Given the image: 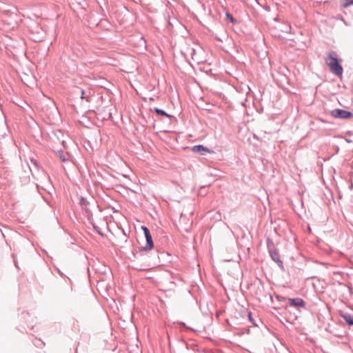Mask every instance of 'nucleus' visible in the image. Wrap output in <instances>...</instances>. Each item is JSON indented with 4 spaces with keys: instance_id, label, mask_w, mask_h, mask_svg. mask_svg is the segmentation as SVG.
<instances>
[{
    "instance_id": "obj_1",
    "label": "nucleus",
    "mask_w": 353,
    "mask_h": 353,
    "mask_svg": "<svg viewBox=\"0 0 353 353\" xmlns=\"http://www.w3.org/2000/svg\"><path fill=\"white\" fill-rule=\"evenodd\" d=\"M330 71L338 77H341L343 74V68L340 61L337 59V54L335 52H329L325 60Z\"/></svg>"
},
{
    "instance_id": "obj_2",
    "label": "nucleus",
    "mask_w": 353,
    "mask_h": 353,
    "mask_svg": "<svg viewBox=\"0 0 353 353\" xmlns=\"http://www.w3.org/2000/svg\"><path fill=\"white\" fill-rule=\"evenodd\" d=\"M330 114L334 118L350 119L353 117V114L349 111L341 109H334L331 111Z\"/></svg>"
},
{
    "instance_id": "obj_3",
    "label": "nucleus",
    "mask_w": 353,
    "mask_h": 353,
    "mask_svg": "<svg viewBox=\"0 0 353 353\" xmlns=\"http://www.w3.org/2000/svg\"><path fill=\"white\" fill-rule=\"evenodd\" d=\"M141 229L144 232V235L146 239V245L145 246V249L151 250L154 247L153 241L152 239V236L150 234V230L148 228L144 225L141 226Z\"/></svg>"
},
{
    "instance_id": "obj_4",
    "label": "nucleus",
    "mask_w": 353,
    "mask_h": 353,
    "mask_svg": "<svg viewBox=\"0 0 353 353\" xmlns=\"http://www.w3.org/2000/svg\"><path fill=\"white\" fill-rule=\"evenodd\" d=\"M192 151L196 153L204 154L205 153H213L212 151L202 145H194L192 148Z\"/></svg>"
},
{
    "instance_id": "obj_5",
    "label": "nucleus",
    "mask_w": 353,
    "mask_h": 353,
    "mask_svg": "<svg viewBox=\"0 0 353 353\" xmlns=\"http://www.w3.org/2000/svg\"><path fill=\"white\" fill-rule=\"evenodd\" d=\"M269 252L272 260L274 261L279 267L283 268V263L279 253L276 250H272L270 248H269Z\"/></svg>"
},
{
    "instance_id": "obj_6",
    "label": "nucleus",
    "mask_w": 353,
    "mask_h": 353,
    "mask_svg": "<svg viewBox=\"0 0 353 353\" xmlns=\"http://www.w3.org/2000/svg\"><path fill=\"white\" fill-rule=\"evenodd\" d=\"M289 303L291 305H294V306H303V304H304L303 301L300 298L290 299Z\"/></svg>"
},
{
    "instance_id": "obj_7",
    "label": "nucleus",
    "mask_w": 353,
    "mask_h": 353,
    "mask_svg": "<svg viewBox=\"0 0 353 353\" xmlns=\"http://www.w3.org/2000/svg\"><path fill=\"white\" fill-rule=\"evenodd\" d=\"M343 319L349 325H353V316L350 315H344Z\"/></svg>"
},
{
    "instance_id": "obj_8",
    "label": "nucleus",
    "mask_w": 353,
    "mask_h": 353,
    "mask_svg": "<svg viewBox=\"0 0 353 353\" xmlns=\"http://www.w3.org/2000/svg\"><path fill=\"white\" fill-rule=\"evenodd\" d=\"M154 112L157 114H158L163 115V116H165L167 117H171L170 115L167 114L165 111H163V110H162L161 109L157 108H154Z\"/></svg>"
},
{
    "instance_id": "obj_9",
    "label": "nucleus",
    "mask_w": 353,
    "mask_h": 353,
    "mask_svg": "<svg viewBox=\"0 0 353 353\" xmlns=\"http://www.w3.org/2000/svg\"><path fill=\"white\" fill-rule=\"evenodd\" d=\"M353 4V0H344V3L343 4V6L344 8H347L348 6Z\"/></svg>"
},
{
    "instance_id": "obj_10",
    "label": "nucleus",
    "mask_w": 353,
    "mask_h": 353,
    "mask_svg": "<svg viewBox=\"0 0 353 353\" xmlns=\"http://www.w3.org/2000/svg\"><path fill=\"white\" fill-rule=\"evenodd\" d=\"M59 157L60 159L63 162H65L68 160L67 154H65L63 152H59Z\"/></svg>"
},
{
    "instance_id": "obj_11",
    "label": "nucleus",
    "mask_w": 353,
    "mask_h": 353,
    "mask_svg": "<svg viewBox=\"0 0 353 353\" xmlns=\"http://www.w3.org/2000/svg\"><path fill=\"white\" fill-rule=\"evenodd\" d=\"M43 345H44V343L41 339L34 343V345L38 347H41Z\"/></svg>"
},
{
    "instance_id": "obj_12",
    "label": "nucleus",
    "mask_w": 353,
    "mask_h": 353,
    "mask_svg": "<svg viewBox=\"0 0 353 353\" xmlns=\"http://www.w3.org/2000/svg\"><path fill=\"white\" fill-rule=\"evenodd\" d=\"M335 336L339 339H343L344 337L346 336V332H343V334L335 335Z\"/></svg>"
},
{
    "instance_id": "obj_13",
    "label": "nucleus",
    "mask_w": 353,
    "mask_h": 353,
    "mask_svg": "<svg viewBox=\"0 0 353 353\" xmlns=\"http://www.w3.org/2000/svg\"><path fill=\"white\" fill-rule=\"evenodd\" d=\"M227 16L229 19H230L232 21H233V18L231 15H230L229 14H227Z\"/></svg>"
},
{
    "instance_id": "obj_14",
    "label": "nucleus",
    "mask_w": 353,
    "mask_h": 353,
    "mask_svg": "<svg viewBox=\"0 0 353 353\" xmlns=\"http://www.w3.org/2000/svg\"><path fill=\"white\" fill-rule=\"evenodd\" d=\"M85 94V91L84 90H82L81 91V98L83 99V95Z\"/></svg>"
},
{
    "instance_id": "obj_15",
    "label": "nucleus",
    "mask_w": 353,
    "mask_h": 353,
    "mask_svg": "<svg viewBox=\"0 0 353 353\" xmlns=\"http://www.w3.org/2000/svg\"><path fill=\"white\" fill-rule=\"evenodd\" d=\"M342 343H347V341L346 340H343L341 341Z\"/></svg>"
}]
</instances>
